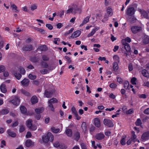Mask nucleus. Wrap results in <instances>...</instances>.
Here are the masks:
<instances>
[{"instance_id":"obj_50","label":"nucleus","mask_w":149,"mask_h":149,"mask_svg":"<svg viewBox=\"0 0 149 149\" xmlns=\"http://www.w3.org/2000/svg\"><path fill=\"white\" fill-rule=\"evenodd\" d=\"M133 65L131 63H130L129 64L128 66V70L129 71H131L133 70Z\"/></svg>"},{"instance_id":"obj_37","label":"nucleus","mask_w":149,"mask_h":149,"mask_svg":"<svg viewBox=\"0 0 149 149\" xmlns=\"http://www.w3.org/2000/svg\"><path fill=\"white\" fill-rule=\"evenodd\" d=\"M82 129L84 132H85L87 130V127L85 123H83L81 125Z\"/></svg>"},{"instance_id":"obj_6","label":"nucleus","mask_w":149,"mask_h":149,"mask_svg":"<svg viewBox=\"0 0 149 149\" xmlns=\"http://www.w3.org/2000/svg\"><path fill=\"white\" fill-rule=\"evenodd\" d=\"M135 12L134 8L133 7H131L127 8L126 14L128 16H131L134 14Z\"/></svg>"},{"instance_id":"obj_24","label":"nucleus","mask_w":149,"mask_h":149,"mask_svg":"<svg viewBox=\"0 0 149 149\" xmlns=\"http://www.w3.org/2000/svg\"><path fill=\"white\" fill-rule=\"evenodd\" d=\"M20 110L22 113L24 114L27 112V109L24 106H21L20 107Z\"/></svg>"},{"instance_id":"obj_16","label":"nucleus","mask_w":149,"mask_h":149,"mask_svg":"<svg viewBox=\"0 0 149 149\" xmlns=\"http://www.w3.org/2000/svg\"><path fill=\"white\" fill-rule=\"evenodd\" d=\"M104 137V136L103 134L102 133H99L96 134L95 136L96 139L97 140H101Z\"/></svg>"},{"instance_id":"obj_21","label":"nucleus","mask_w":149,"mask_h":149,"mask_svg":"<svg viewBox=\"0 0 149 149\" xmlns=\"http://www.w3.org/2000/svg\"><path fill=\"white\" fill-rule=\"evenodd\" d=\"M33 47L32 45H26L25 47H23L22 49L24 51H29L32 49Z\"/></svg>"},{"instance_id":"obj_17","label":"nucleus","mask_w":149,"mask_h":149,"mask_svg":"<svg viewBox=\"0 0 149 149\" xmlns=\"http://www.w3.org/2000/svg\"><path fill=\"white\" fill-rule=\"evenodd\" d=\"M44 110V108L43 107H39L36 108L35 109V111L36 114H39L42 113Z\"/></svg>"},{"instance_id":"obj_52","label":"nucleus","mask_w":149,"mask_h":149,"mask_svg":"<svg viewBox=\"0 0 149 149\" xmlns=\"http://www.w3.org/2000/svg\"><path fill=\"white\" fill-rule=\"evenodd\" d=\"M117 86V85L114 83H111V84L109 86L110 88H115Z\"/></svg>"},{"instance_id":"obj_51","label":"nucleus","mask_w":149,"mask_h":149,"mask_svg":"<svg viewBox=\"0 0 149 149\" xmlns=\"http://www.w3.org/2000/svg\"><path fill=\"white\" fill-rule=\"evenodd\" d=\"M91 143L92 145V146L95 149H96L97 148V146L95 145V141H91Z\"/></svg>"},{"instance_id":"obj_49","label":"nucleus","mask_w":149,"mask_h":149,"mask_svg":"<svg viewBox=\"0 0 149 149\" xmlns=\"http://www.w3.org/2000/svg\"><path fill=\"white\" fill-rule=\"evenodd\" d=\"M30 130H35L37 128L36 126L35 125H32V126L29 128Z\"/></svg>"},{"instance_id":"obj_62","label":"nucleus","mask_w":149,"mask_h":149,"mask_svg":"<svg viewBox=\"0 0 149 149\" xmlns=\"http://www.w3.org/2000/svg\"><path fill=\"white\" fill-rule=\"evenodd\" d=\"M120 143L123 145H124L125 144V140L124 138L122 139L120 141Z\"/></svg>"},{"instance_id":"obj_43","label":"nucleus","mask_w":149,"mask_h":149,"mask_svg":"<svg viewBox=\"0 0 149 149\" xmlns=\"http://www.w3.org/2000/svg\"><path fill=\"white\" fill-rule=\"evenodd\" d=\"M35 118L37 120H39L41 118V115L39 114H36L34 115Z\"/></svg>"},{"instance_id":"obj_56","label":"nucleus","mask_w":149,"mask_h":149,"mask_svg":"<svg viewBox=\"0 0 149 149\" xmlns=\"http://www.w3.org/2000/svg\"><path fill=\"white\" fill-rule=\"evenodd\" d=\"M24 127L22 125L20 126L19 131L20 132H23L25 130Z\"/></svg>"},{"instance_id":"obj_25","label":"nucleus","mask_w":149,"mask_h":149,"mask_svg":"<svg viewBox=\"0 0 149 149\" xmlns=\"http://www.w3.org/2000/svg\"><path fill=\"white\" fill-rule=\"evenodd\" d=\"M58 101V100L56 98H53L49 100L48 101V104H52V103H57Z\"/></svg>"},{"instance_id":"obj_8","label":"nucleus","mask_w":149,"mask_h":149,"mask_svg":"<svg viewBox=\"0 0 149 149\" xmlns=\"http://www.w3.org/2000/svg\"><path fill=\"white\" fill-rule=\"evenodd\" d=\"M113 71L116 74H118V70L119 69L118 64L117 62H115L113 63Z\"/></svg>"},{"instance_id":"obj_34","label":"nucleus","mask_w":149,"mask_h":149,"mask_svg":"<svg viewBox=\"0 0 149 149\" xmlns=\"http://www.w3.org/2000/svg\"><path fill=\"white\" fill-rule=\"evenodd\" d=\"M37 5L36 4H32L30 7V8L32 11H33L34 10L37 9Z\"/></svg>"},{"instance_id":"obj_48","label":"nucleus","mask_w":149,"mask_h":149,"mask_svg":"<svg viewBox=\"0 0 149 149\" xmlns=\"http://www.w3.org/2000/svg\"><path fill=\"white\" fill-rule=\"evenodd\" d=\"M46 26L49 29L51 30L53 28V26L50 24H47L46 25Z\"/></svg>"},{"instance_id":"obj_1","label":"nucleus","mask_w":149,"mask_h":149,"mask_svg":"<svg viewBox=\"0 0 149 149\" xmlns=\"http://www.w3.org/2000/svg\"><path fill=\"white\" fill-rule=\"evenodd\" d=\"M131 41V40L130 38H125L122 40V43L123 45H124L125 49L127 52L130 51L131 48L129 44L127 42H130Z\"/></svg>"},{"instance_id":"obj_14","label":"nucleus","mask_w":149,"mask_h":149,"mask_svg":"<svg viewBox=\"0 0 149 149\" xmlns=\"http://www.w3.org/2000/svg\"><path fill=\"white\" fill-rule=\"evenodd\" d=\"M95 125L97 127H99L100 126V119L97 118H95L93 120Z\"/></svg>"},{"instance_id":"obj_47","label":"nucleus","mask_w":149,"mask_h":149,"mask_svg":"<svg viewBox=\"0 0 149 149\" xmlns=\"http://www.w3.org/2000/svg\"><path fill=\"white\" fill-rule=\"evenodd\" d=\"M5 70V67L3 65H0V73L3 72Z\"/></svg>"},{"instance_id":"obj_26","label":"nucleus","mask_w":149,"mask_h":149,"mask_svg":"<svg viewBox=\"0 0 149 149\" xmlns=\"http://www.w3.org/2000/svg\"><path fill=\"white\" fill-rule=\"evenodd\" d=\"M142 74L145 77H149V74L147 71L145 69H143L142 71Z\"/></svg>"},{"instance_id":"obj_53","label":"nucleus","mask_w":149,"mask_h":149,"mask_svg":"<svg viewBox=\"0 0 149 149\" xmlns=\"http://www.w3.org/2000/svg\"><path fill=\"white\" fill-rule=\"evenodd\" d=\"M49 104L48 105V107L50 108L51 110L52 111H54V109L53 107V105L52 104Z\"/></svg>"},{"instance_id":"obj_5","label":"nucleus","mask_w":149,"mask_h":149,"mask_svg":"<svg viewBox=\"0 0 149 149\" xmlns=\"http://www.w3.org/2000/svg\"><path fill=\"white\" fill-rule=\"evenodd\" d=\"M149 139V131L144 133L141 135V140L142 141H145Z\"/></svg>"},{"instance_id":"obj_13","label":"nucleus","mask_w":149,"mask_h":149,"mask_svg":"<svg viewBox=\"0 0 149 149\" xmlns=\"http://www.w3.org/2000/svg\"><path fill=\"white\" fill-rule=\"evenodd\" d=\"M79 10V8H74L72 7L68 10L66 12V13H75L77 11Z\"/></svg>"},{"instance_id":"obj_44","label":"nucleus","mask_w":149,"mask_h":149,"mask_svg":"<svg viewBox=\"0 0 149 149\" xmlns=\"http://www.w3.org/2000/svg\"><path fill=\"white\" fill-rule=\"evenodd\" d=\"M113 59L115 61H119V58L117 55H115L113 56Z\"/></svg>"},{"instance_id":"obj_27","label":"nucleus","mask_w":149,"mask_h":149,"mask_svg":"<svg viewBox=\"0 0 149 149\" xmlns=\"http://www.w3.org/2000/svg\"><path fill=\"white\" fill-rule=\"evenodd\" d=\"M7 133L11 137H14L16 136V134L10 130H8L7 131Z\"/></svg>"},{"instance_id":"obj_11","label":"nucleus","mask_w":149,"mask_h":149,"mask_svg":"<svg viewBox=\"0 0 149 149\" xmlns=\"http://www.w3.org/2000/svg\"><path fill=\"white\" fill-rule=\"evenodd\" d=\"M131 30L133 33H136L140 31L141 30V28L140 26H134L131 28Z\"/></svg>"},{"instance_id":"obj_23","label":"nucleus","mask_w":149,"mask_h":149,"mask_svg":"<svg viewBox=\"0 0 149 149\" xmlns=\"http://www.w3.org/2000/svg\"><path fill=\"white\" fill-rule=\"evenodd\" d=\"M33 121L31 119H29L26 121V123L27 127L29 128L32 125Z\"/></svg>"},{"instance_id":"obj_55","label":"nucleus","mask_w":149,"mask_h":149,"mask_svg":"<svg viewBox=\"0 0 149 149\" xmlns=\"http://www.w3.org/2000/svg\"><path fill=\"white\" fill-rule=\"evenodd\" d=\"M133 110L132 109H130L126 111V113L127 114H132L133 112Z\"/></svg>"},{"instance_id":"obj_41","label":"nucleus","mask_w":149,"mask_h":149,"mask_svg":"<svg viewBox=\"0 0 149 149\" xmlns=\"http://www.w3.org/2000/svg\"><path fill=\"white\" fill-rule=\"evenodd\" d=\"M136 79L135 77L132 78L131 80V82L133 85H136Z\"/></svg>"},{"instance_id":"obj_32","label":"nucleus","mask_w":149,"mask_h":149,"mask_svg":"<svg viewBox=\"0 0 149 149\" xmlns=\"http://www.w3.org/2000/svg\"><path fill=\"white\" fill-rule=\"evenodd\" d=\"M11 7L14 10V12L15 13H18L19 10L17 9V7L14 4H12Z\"/></svg>"},{"instance_id":"obj_7","label":"nucleus","mask_w":149,"mask_h":149,"mask_svg":"<svg viewBox=\"0 0 149 149\" xmlns=\"http://www.w3.org/2000/svg\"><path fill=\"white\" fill-rule=\"evenodd\" d=\"M53 145L54 147L56 148H59L61 149H63L66 148V147L64 144H61L58 141H56L55 142L53 143Z\"/></svg>"},{"instance_id":"obj_63","label":"nucleus","mask_w":149,"mask_h":149,"mask_svg":"<svg viewBox=\"0 0 149 149\" xmlns=\"http://www.w3.org/2000/svg\"><path fill=\"white\" fill-rule=\"evenodd\" d=\"M22 10L24 12H28V9L27 7L26 6L23 7L22 8Z\"/></svg>"},{"instance_id":"obj_42","label":"nucleus","mask_w":149,"mask_h":149,"mask_svg":"<svg viewBox=\"0 0 149 149\" xmlns=\"http://www.w3.org/2000/svg\"><path fill=\"white\" fill-rule=\"evenodd\" d=\"M29 78L31 80L34 79L36 78V76L35 75H33L31 74H29L28 76Z\"/></svg>"},{"instance_id":"obj_9","label":"nucleus","mask_w":149,"mask_h":149,"mask_svg":"<svg viewBox=\"0 0 149 149\" xmlns=\"http://www.w3.org/2000/svg\"><path fill=\"white\" fill-rule=\"evenodd\" d=\"M131 139L132 141L134 142L137 141L139 143L140 142L139 140L137 138V136L136 135L135 132L133 131L131 132Z\"/></svg>"},{"instance_id":"obj_10","label":"nucleus","mask_w":149,"mask_h":149,"mask_svg":"<svg viewBox=\"0 0 149 149\" xmlns=\"http://www.w3.org/2000/svg\"><path fill=\"white\" fill-rule=\"evenodd\" d=\"M138 10L141 14L142 17L147 19H148V14L145 10L139 8L138 9Z\"/></svg>"},{"instance_id":"obj_61","label":"nucleus","mask_w":149,"mask_h":149,"mask_svg":"<svg viewBox=\"0 0 149 149\" xmlns=\"http://www.w3.org/2000/svg\"><path fill=\"white\" fill-rule=\"evenodd\" d=\"M49 120H50V118L49 117H47V118H45V123L46 124H48L49 122Z\"/></svg>"},{"instance_id":"obj_59","label":"nucleus","mask_w":149,"mask_h":149,"mask_svg":"<svg viewBox=\"0 0 149 149\" xmlns=\"http://www.w3.org/2000/svg\"><path fill=\"white\" fill-rule=\"evenodd\" d=\"M31 136V134L30 132H27L26 134V137L27 138H29Z\"/></svg>"},{"instance_id":"obj_22","label":"nucleus","mask_w":149,"mask_h":149,"mask_svg":"<svg viewBox=\"0 0 149 149\" xmlns=\"http://www.w3.org/2000/svg\"><path fill=\"white\" fill-rule=\"evenodd\" d=\"M34 143L29 139L27 140L25 142V145L27 147H29L33 145Z\"/></svg>"},{"instance_id":"obj_12","label":"nucleus","mask_w":149,"mask_h":149,"mask_svg":"<svg viewBox=\"0 0 149 149\" xmlns=\"http://www.w3.org/2000/svg\"><path fill=\"white\" fill-rule=\"evenodd\" d=\"M54 91H45L44 93V97H45L49 98L52 96L53 93L54 92Z\"/></svg>"},{"instance_id":"obj_57","label":"nucleus","mask_w":149,"mask_h":149,"mask_svg":"<svg viewBox=\"0 0 149 149\" xmlns=\"http://www.w3.org/2000/svg\"><path fill=\"white\" fill-rule=\"evenodd\" d=\"M43 60L45 61H48L49 60V58L46 55H44L42 56Z\"/></svg>"},{"instance_id":"obj_18","label":"nucleus","mask_w":149,"mask_h":149,"mask_svg":"<svg viewBox=\"0 0 149 149\" xmlns=\"http://www.w3.org/2000/svg\"><path fill=\"white\" fill-rule=\"evenodd\" d=\"M81 34V32L79 30H77L74 32L72 35L71 37H77Z\"/></svg>"},{"instance_id":"obj_20","label":"nucleus","mask_w":149,"mask_h":149,"mask_svg":"<svg viewBox=\"0 0 149 149\" xmlns=\"http://www.w3.org/2000/svg\"><path fill=\"white\" fill-rule=\"evenodd\" d=\"M31 102L32 104H35L38 102L37 97L36 96H33L31 98Z\"/></svg>"},{"instance_id":"obj_38","label":"nucleus","mask_w":149,"mask_h":149,"mask_svg":"<svg viewBox=\"0 0 149 149\" xmlns=\"http://www.w3.org/2000/svg\"><path fill=\"white\" fill-rule=\"evenodd\" d=\"M71 110L72 112V113L74 115L77 113V112L74 106L72 107L71 108Z\"/></svg>"},{"instance_id":"obj_45","label":"nucleus","mask_w":149,"mask_h":149,"mask_svg":"<svg viewBox=\"0 0 149 149\" xmlns=\"http://www.w3.org/2000/svg\"><path fill=\"white\" fill-rule=\"evenodd\" d=\"M143 42L145 44L148 43L149 42V38H145L143 40Z\"/></svg>"},{"instance_id":"obj_30","label":"nucleus","mask_w":149,"mask_h":149,"mask_svg":"<svg viewBox=\"0 0 149 149\" xmlns=\"http://www.w3.org/2000/svg\"><path fill=\"white\" fill-rule=\"evenodd\" d=\"M107 11L108 14L110 16H111L113 15L112 10L110 7H108L107 9Z\"/></svg>"},{"instance_id":"obj_29","label":"nucleus","mask_w":149,"mask_h":149,"mask_svg":"<svg viewBox=\"0 0 149 149\" xmlns=\"http://www.w3.org/2000/svg\"><path fill=\"white\" fill-rule=\"evenodd\" d=\"M65 133L69 137H71L72 136V132L71 129H67L65 131Z\"/></svg>"},{"instance_id":"obj_2","label":"nucleus","mask_w":149,"mask_h":149,"mask_svg":"<svg viewBox=\"0 0 149 149\" xmlns=\"http://www.w3.org/2000/svg\"><path fill=\"white\" fill-rule=\"evenodd\" d=\"M54 137L53 134L50 132H48L46 135L42 137V139L43 141L47 143L49 141L52 142L54 140Z\"/></svg>"},{"instance_id":"obj_39","label":"nucleus","mask_w":149,"mask_h":149,"mask_svg":"<svg viewBox=\"0 0 149 149\" xmlns=\"http://www.w3.org/2000/svg\"><path fill=\"white\" fill-rule=\"evenodd\" d=\"M135 124L136 125L140 126L142 124V122L141 120L139 118L137 119L136 121L135 122Z\"/></svg>"},{"instance_id":"obj_60","label":"nucleus","mask_w":149,"mask_h":149,"mask_svg":"<svg viewBox=\"0 0 149 149\" xmlns=\"http://www.w3.org/2000/svg\"><path fill=\"white\" fill-rule=\"evenodd\" d=\"M75 136L77 140H78L80 137V134L79 132H77L75 134Z\"/></svg>"},{"instance_id":"obj_28","label":"nucleus","mask_w":149,"mask_h":149,"mask_svg":"<svg viewBox=\"0 0 149 149\" xmlns=\"http://www.w3.org/2000/svg\"><path fill=\"white\" fill-rule=\"evenodd\" d=\"M51 130L53 133H57L59 132L60 130L59 128H56L54 127H52L51 129Z\"/></svg>"},{"instance_id":"obj_4","label":"nucleus","mask_w":149,"mask_h":149,"mask_svg":"<svg viewBox=\"0 0 149 149\" xmlns=\"http://www.w3.org/2000/svg\"><path fill=\"white\" fill-rule=\"evenodd\" d=\"M103 123L104 125L108 127H112L113 126V122L110 119L105 118L104 119Z\"/></svg>"},{"instance_id":"obj_64","label":"nucleus","mask_w":149,"mask_h":149,"mask_svg":"<svg viewBox=\"0 0 149 149\" xmlns=\"http://www.w3.org/2000/svg\"><path fill=\"white\" fill-rule=\"evenodd\" d=\"M144 113L145 114L149 115V108L145 109L144 111Z\"/></svg>"},{"instance_id":"obj_31","label":"nucleus","mask_w":149,"mask_h":149,"mask_svg":"<svg viewBox=\"0 0 149 149\" xmlns=\"http://www.w3.org/2000/svg\"><path fill=\"white\" fill-rule=\"evenodd\" d=\"M21 92L25 96H31L30 94L29 93L23 89L21 90Z\"/></svg>"},{"instance_id":"obj_58","label":"nucleus","mask_w":149,"mask_h":149,"mask_svg":"<svg viewBox=\"0 0 149 149\" xmlns=\"http://www.w3.org/2000/svg\"><path fill=\"white\" fill-rule=\"evenodd\" d=\"M41 65L42 67L44 68H47L48 66L47 64L45 62H42Z\"/></svg>"},{"instance_id":"obj_19","label":"nucleus","mask_w":149,"mask_h":149,"mask_svg":"<svg viewBox=\"0 0 149 149\" xmlns=\"http://www.w3.org/2000/svg\"><path fill=\"white\" fill-rule=\"evenodd\" d=\"M0 90L1 92L3 93H5L7 92V89L6 87V85L2 84L0 86Z\"/></svg>"},{"instance_id":"obj_46","label":"nucleus","mask_w":149,"mask_h":149,"mask_svg":"<svg viewBox=\"0 0 149 149\" xmlns=\"http://www.w3.org/2000/svg\"><path fill=\"white\" fill-rule=\"evenodd\" d=\"M124 87L125 88H127L129 86V82L127 81H125L124 84Z\"/></svg>"},{"instance_id":"obj_3","label":"nucleus","mask_w":149,"mask_h":149,"mask_svg":"<svg viewBox=\"0 0 149 149\" xmlns=\"http://www.w3.org/2000/svg\"><path fill=\"white\" fill-rule=\"evenodd\" d=\"M12 99L10 102L15 105L17 106L19 104L20 99L19 97L18 96H13L12 97Z\"/></svg>"},{"instance_id":"obj_54","label":"nucleus","mask_w":149,"mask_h":149,"mask_svg":"<svg viewBox=\"0 0 149 149\" xmlns=\"http://www.w3.org/2000/svg\"><path fill=\"white\" fill-rule=\"evenodd\" d=\"M80 145L82 149H87L86 146L84 143H81Z\"/></svg>"},{"instance_id":"obj_35","label":"nucleus","mask_w":149,"mask_h":149,"mask_svg":"<svg viewBox=\"0 0 149 149\" xmlns=\"http://www.w3.org/2000/svg\"><path fill=\"white\" fill-rule=\"evenodd\" d=\"M14 74V75L16 78L18 80L20 79L22 77V75L20 74L19 73H17L16 72H15Z\"/></svg>"},{"instance_id":"obj_40","label":"nucleus","mask_w":149,"mask_h":149,"mask_svg":"<svg viewBox=\"0 0 149 149\" xmlns=\"http://www.w3.org/2000/svg\"><path fill=\"white\" fill-rule=\"evenodd\" d=\"M90 17L89 16L86 17L83 21V24H85L87 23L89 21Z\"/></svg>"},{"instance_id":"obj_33","label":"nucleus","mask_w":149,"mask_h":149,"mask_svg":"<svg viewBox=\"0 0 149 149\" xmlns=\"http://www.w3.org/2000/svg\"><path fill=\"white\" fill-rule=\"evenodd\" d=\"M97 30V29L96 28L93 29L91 32L88 35V37L92 36Z\"/></svg>"},{"instance_id":"obj_36","label":"nucleus","mask_w":149,"mask_h":149,"mask_svg":"<svg viewBox=\"0 0 149 149\" xmlns=\"http://www.w3.org/2000/svg\"><path fill=\"white\" fill-rule=\"evenodd\" d=\"M9 112L8 110L7 109H3L0 112V113L2 115H5L8 114Z\"/></svg>"},{"instance_id":"obj_15","label":"nucleus","mask_w":149,"mask_h":149,"mask_svg":"<svg viewBox=\"0 0 149 149\" xmlns=\"http://www.w3.org/2000/svg\"><path fill=\"white\" fill-rule=\"evenodd\" d=\"M29 80L26 79H24L21 81L22 85L24 86H27L29 85Z\"/></svg>"}]
</instances>
